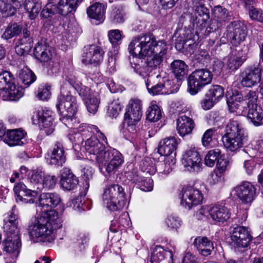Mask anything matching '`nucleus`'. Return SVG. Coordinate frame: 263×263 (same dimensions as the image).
<instances>
[{"instance_id": "obj_34", "label": "nucleus", "mask_w": 263, "mask_h": 263, "mask_svg": "<svg viewBox=\"0 0 263 263\" xmlns=\"http://www.w3.org/2000/svg\"><path fill=\"white\" fill-rule=\"evenodd\" d=\"M176 163L174 156H168L165 157L162 161H159L156 164V172L161 177H164L173 170Z\"/></svg>"}, {"instance_id": "obj_10", "label": "nucleus", "mask_w": 263, "mask_h": 263, "mask_svg": "<svg viewBox=\"0 0 263 263\" xmlns=\"http://www.w3.org/2000/svg\"><path fill=\"white\" fill-rule=\"evenodd\" d=\"M213 74L206 69H199L193 71L189 77L188 91L196 95L201 88L212 81Z\"/></svg>"}, {"instance_id": "obj_41", "label": "nucleus", "mask_w": 263, "mask_h": 263, "mask_svg": "<svg viewBox=\"0 0 263 263\" xmlns=\"http://www.w3.org/2000/svg\"><path fill=\"white\" fill-rule=\"evenodd\" d=\"M206 9L203 6H198L196 11L198 13L196 16L194 27L196 30V33L198 34L201 30L204 29L206 26V20L208 19V14L205 12Z\"/></svg>"}, {"instance_id": "obj_38", "label": "nucleus", "mask_w": 263, "mask_h": 263, "mask_svg": "<svg viewBox=\"0 0 263 263\" xmlns=\"http://www.w3.org/2000/svg\"><path fill=\"white\" fill-rule=\"evenodd\" d=\"M32 40L29 37V32L25 29L23 30V37L17 43L15 50L18 54H25L28 53L32 47Z\"/></svg>"}, {"instance_id": "obj_29", "label": "nucleus", "mask_w": 263, "mask_h": 263, "mask_svg": "<svg viewBox=\"0 0 263 263\" xmlns=\"http://www.w3.org/2000/svg\"><path fill=\"white\" fill-rule=\"evenodd\" d=\"M173 83L171 81H167L164 83H159L155 85L151 86L149 79L145 81V85L148 92L153 95L161 94H170L174 92L172 88Z\"/></svg>"}, {"instance_id": "obj_37", "label": "nucleus", "mask_w": 263, "mask_h": 263, "mask_svg": "<svg viewBox=\"0 0 263 263\" xmlns=\"http://www.w3.org/2000/svg\"><path fill=\"white\" fill-rule=\"evenodd\" d=\"M194 243L199 253L202 256L210 255L214 249L212 242L206 237H198L194 240Z\"/></svg>"}, {"instance_id": "obj_39", "label": "nucleus", "mask_w": 263, "mask_h": 263, "mask_svg": "<svg viewBox=\"0 0 263 263\" xmlns=\"http://www.w3.org/2000/svg\"><path fill=\"white\" fill-rule=\"evenodd\" d=\"M105 10L104 5L96 3L87 8V14L89 17L102 22L105 18Z\"/></svg>"}, {"instance_id": "obj_8", "label": "nucleus", "mask_w": 263, "mask_h": 263, "mask_svg": "<svg viewBox=\"0 0 263 263\" xmlns=\"http://www.w3.org/2000/svg\"><path fill=\"white\" fill-rule=\"evenodd\" d=\"M84 0H48L41 11V16L48 18L55 14L65 16L75 12Z\"/></svg>"}, {"instance_id": "obj_28", "label": "nucleus", "mask_w": 263, "mask_h": 263, "mask_svg": "<svg viewBox=\"0 0 263 263\" xmlns=\"http://www.w3.org/2000/svg\"><path fill=\"white\" fill-rule=\"evenodd\" d=\"M3 140L10 146L23 145L26 141V133L22 129L8 131Z\"/></svg>"}, {"instance_id": "obj_19", "label": "nucleus", "mask_w": 263, "mask_h": 263, "mask_svg": "<svg viewBox=\"0 0 263 263\" xmlns=\"http://www.w3.org/2000/svg\"><path fill=\"white\" fill-rule=\"evenodd\" d=\"M52 112L46 108L39 107L33 113L32 117V122L38 124L40 127L48 128V132L53 131Z\"/></svg>"}, {"instance_id": "obj_12", "label": "nucleus", "mask_w": 263, "mask_h": 263, "mask_svg": "<svg viewBox=\"0 0 263 263\" xmlns=\"http://www.w3.org/2000/svg\"><path fill=\"white\" fill-rule=\"evenodd\" d=\"M0 90H5L11 101L18 100L24 94L23 89L14 84L13 76L7 71L0 73Z\"/></svg>"}, {"instance_id": "obj_51", "label": "nucleus", "mask_w": 263, "mask_h": 263, "mask_svg": "<svg viewBox=\"0 0 263 263\" xmlns=\"http://www.w3.org/2000/svg\"><path fill=\"white\" fill-rule=\"evenodd\" d=\"M224 95V90L220 85H213L205 94V97L212 99L216 102H218Z\"/></svg>"}, {"instance_id": "obj_52", "label": "nucleus", "mask_w": 263, "mask_h": 263, "mask_svg": "<svg viewBox=\"0 0 263 263\" xmlns=\"http://www.w3.org/2000/svg\"><path fill=\"white\" fill-rule=\"evenodd\" d=\"M22 30V26L17 24L9 25L3 33L2 37L5 40H9L18 35Z\"/></svg>"}, {"instance_id": "obj_21", "label": "nucleus", "mask_w": 263, "mask_h": 263, "mask_svg": "<svg viewBox=\"0 0 263 263\" xmlns=\"http://www.w3.org/2000/svg\"><path fill=\"white\" fill-rule=\"evenodd\" d=\"M48 163L57 166H62L66 161V156L63 145L57 142L49 150L46 156Z\"/></svg>"}, {"instance_id": "obj_50", "label": "nucleus", "mask_w": 263, "mask_h": 263, "mask_svg": "<svg viewBox=\"0 0 263 263\" xmlns=\"http://www.w3.org/2000/svg\"><path fill=\"white\" fill-rule=\"evenodd\" d=\"M154 160L149 157L144 158L140 162V168L142 172L149 175H154L156 172V164Z\"/></svg>"}, {"instance_id": "obj_60", "label": "nucleus", "mask_w": 263, "mask_h": 263, "mask_svg": "<svg viewBox=\"0 0 263 263\" xmlns=\"http://www.w3.org/2000/svg\"><path fill=\"white\" fill-rule=\"evenodd\" d=\"M125 20V12L122 8L114 10L111 14V20L114 23H122L124 22Z\"/></svg>"}, {"instance_id": "obj_40", "label": "nucleus", "mask_w": 263, "mask_h": 263, "mask_svg": "<svg viewBox=\"0 0 263 263\" xmlns=\"http://www.w3.org/2000/svg\"><path fill=\"white\" fill-rule=\"evenodd\" d=\"M51 47L45 45L37 44L34 48V53L41 62H48L51 61L53 57Z\"/></svg>"}, {"instance_id": "obj_53", "label": "nucleus", "mask_w": 263, "mask_h": 263, "mask_svg": "<svg viewBox=\"0 0 263 263\" xmlns=\"http://www.w3.org/2000/svg\"><path fill=\"white\" fill-rule=\"evenodd\" d=\"M221 155V151L219 149H212L209 151L204 158V163L209 167H213Z\"/></svg>"}, {"instance_id": "obj_9", "label": "nucleus", "mask_w": 263, "mask_h": 263, "mask_svg": "<svg viewBox=\"0 0 263 263\" xmlns=\"http://www.w3.org/2000/svg\"><path fill=\"white\" fill-rule=\"evenodd\" d=\"M131 54L129 57V62L134 71L141 76H149L151 72L160 68L161 64L160 58L155 59V57H147L145 61H143L140 54H135L133 51H129Z\"/></svg>"}, {"instance_id": "obj_3", "label": "nucleus", "mask_w": 263, "mask_h": 263, "mask_svg": "<svg viewBox=\"0 0 263 263\" xmlns=\"http://www.w3.org/2000/svg\"><path fill=\"white\" fill-rule=\"evenodd\" d=\"M128 50L142 57L160 58L161 63L167 53V48L164 41L157 42L154 36L149 33L133 38L129 44Z\"/></svg>"}, {"instance_id": "obj_5", "label": "nucleus", "mask_w": 263, "mask_h": 263, "mask_svg": "<svg viewBox=\"0 0 263 263\" xmlns=\"http://www.w3.org/2000/svg\"><path fill=\"white\" fill-rule=\"evenodd\" d=\"M77 101L69 91L63 90L58 97L56 104L61 115L60 120L68 127L76 128L78 123L75 114L77 111Z\"/></svg>"}, {"instance_id": "obj_24", "label": "nucleus", "mask_w": 263, "mask_h": 263, "mask_svg": "<svg viewBox=\"0 0 263 263\" xmlns=\"http://www.w3.org/2000/svg\"><path fill=\"white\" fill-rule=\"evenodd\" d=\"M260 69L256 67L246 68L241 74V84L246 87H253L260 82Z\"/></svg>"}, {"instance_id": "obj_44", "label": "nucleus", "mask_w": 263, "mask_h": 263, "mask_svg": "<svg viewBox=\"0 0 263 263\" xmlns=\"http://www.w3.org/2000/svg\"><path fill=\"white\" fill-rule=\"evenodd\" d=\"M172 72L177 80H181L187 72V66L182 60L174 61L171 65Z\"/></svg>"}, {"instance_id": "obj_36", "label": "nucleus", "mask_w": 263, "mask_h": 263, "mask_svg": "<svg viewBox=\"0 0 263 263\" xmlns=\"http://www.w3.org/2000/svg\"><path fill=\"white\" fill-rule=\"evenodd\" d=\"M246 60V56L241 55L238 51L237 54L232 53L226 57L223 62L229 70L234 71L240 67Z\"/></svg>"}, {"instance_id": "obj_26", "label": "nucleus", "mask_w": 263, "mask_h": 263, "mask_svg": "<svg viewBox=\"0 0 263 263\" xmlns=\"http://www.w3.org/2000/svg\"><path fill=\"white\" fill-rule=\"evenodd\" d=\"M210 212V217L216 224H223L231 217L230 210L222 205L217 204L211 206Z\"/></svg>"}, {"instance_id": "obj_6", "label": "nucleus", "mask_w": 263, "mask_h": 263, "mask_svg": "<svg viewBox=\"0 0 263 263\" xmlns=\"http://www.w3.org/2000/svg\"><path fill=\"white\" fill-rule=\"evenodd\" d=\"M247 137L242 125L237 120H230L226 125L222 141L228 151L236 153L247 142Z\"/></svg>"}, {"instance_id": "obj_64", "label": "nucleus", "mask_w": 263, "mask_h": 263, "mask_svg": "<svg viewBox=\"0 0 263 263\" xmlns=\"http://www.w3.org/2000/svg\"><path fill=\"white\" fill-rule=\"evenodd\" d=\"M50 86L47 85H42L39 87L37 97L41 100H47L50 96Z\"/></svg>"}, {"instance_id": "obj_63", "label": "nucleus", "mask_w": 263, "mask_h": 263, "mask_svg": "<svg viewBox=\"0 0 263 263\" xmlns=\"http://www.w3.org/2000/svg\"><path fill=\"white\" fill-rule=\"evenodd\" d=\"M211 206L205 205L202 206L194 214V217L198 220L206 219L209 216H210Z\"/></svg>"}, {"instance_id": "obj_47", "label": "nucleus", "mask_w": 263, "mask_h": 263, "mask_svg": "<svg viewBox=\"0 0 263 263\" xmlns=\"http://www.w3.org/2000/svg\"><path fill=\"white\" fill-rule=\"evenodd\" d=\"M162 117L160 107L156 101H152L146 111V118L151 122H157Z\"/></svg>"}, {"instance_id": "obj_48", "label": "nucleus", "mask_w": 263, "mask_h": 263, "mask_svg": "<svg viewBox=\"0 0 263 263\" xmlns=\"http://www.w3.org/2000/svg\"><path fill=\"white\" fill-rule=\"evenodd\" d=\"M243 153H247L251 158H256L258 163L263 164V139L257 142L255 149H249V152H243Z\"/></svg>"}, {"instance_id": "obj_15", "label": "nucleus", "mask_w": 263, "mask_h": 263, "mask_svg": "<svg viewBox=\"0 0 263 263\" xmlns=\"http://www.w3.org/2000/svg\"><path fill=\"white\" fill-rule=\"evenodd\" d=\"M234 194L243 203L250 204L256 196V189L251 182L243 181L233 190Z\"/></svg>"}, {"instance_id": "obj_46", "label": "nucleus", "mask_w": 263, "mask_h": 263, "mask_svg": "<svg viewBox=\"0 0 263 263\" xmlns=\"http://www.w3.org/2000/svg\"><path fill=\"white\" fill-rule=\"evenodd\" d=\"M45 171L41 167H37L30 170L28 175V180L34 186H40L43 178L45 175Z\"/></svg>"}, {"instance_id": "obj_17", "label": "nucleus", "mask_w": 263, "mask_h": 263, "mask_svg": "<svg viewBox=\"0 0 263 263\" xmlns=\"http://www.w3.org/2000/svg\"><path fill=\"white\" fill-rule=\"evenodd\" d=\"M13 191L16 202L23 203H34L37 200L39 194L36 190L28 189L22 182L16 183L13 187Z\"/></svg>"}, {"instance_id": "obj_20", "label": "nucleus", "mask_w": 263, "mask_h": 263, "mask_svg": "<svg viewBox=\"0 0 263 263\" xmlns=\"http://www.w3.org/2000/svg\"><path fill=\"white\" fill-rule=\"evenodd\" d=\"M182 164L187 171L199 172L202 166L201 159L195 147L187 150L182 157Z\"/></svg>"}, {"instance_id": "obj_32", "label": "nucleus", "mask_w": 263, "mask_h": 263, "mask_svg": "<svg viewBox=\"0 0 263 263\" xmlns=\"http://www.w3.org/2000/svg\"><path fill=\"white\" fill-rule=\"evenodd\" d=\"M227 104L229 109L231 112L241 114L244 111L245 106L242 102V96L241 94L233 93L227 95Z\"/></svg>"}, {"instance_id": "obj_49", "label": "nucleus", "mask_w": 263, "mask_h": 263, "mask_svg": "<svg viewBox=\"0 0 263 263\" xmlns=\"http://www.w3.org/2000/svg\"><path fill=\"white\" fill-rule=\"evenodd\" d=\"M19 79L25 85L29 86L35 81V76L27 67L21 69L19 72Z\"/></svg>"}, {"instance_id": "obj_42", "label": "nucleus", "mask_w": 263, "mask_h": 263, "mask_svg": "<svg viewBox=\"0 0 263 263\" xmlns=\"http://www.w3.org/2000/svg\"><path fill=\"white\" fill-rule=\"evenodd\" d=\"M130 224V218L128 214L126 212L122 213L118 218H115L112 221L110 226V231L112 232H116L119 230L127 228Z\"/></svg>"}, {"instance_id": "obj_55", "label": "nucleus", "mask_w": 263, "mask_h": 263, "mask_svg": "<svg viewBox=\"0 0 263 263\" xmlns=\"http://www.w3.org/2000/svg\"><path fill=\"white\" fill-rule=\"evenodd\" d=\"M257 99L258 96L256 92L250 91L246 95L244 98L242 97V103L245 107L247 106L248 108H249L257 105L256 103Z\"/></svg>"}, {"instance_id": "obj_4", "label": "nucleus", "mask_w": 263, "mask_h": 263, "mask_svg": "<svg viewBox=\"0 0 263 263\" xmlns=\"http://www.w3.org/2000/svg\"><path fill=\"white\" fill-rule=\"evenodd\" d=\"M142 103L138 98L131 99L126 106L124 115V128L122 133L124 137L132 141L136 148H139L135 139L138 130V124L142 115Z\"/></svg>"}, {"instance_id": "obj_22", "label": "nucleus", "mask_w": 263, "mask_h": 263, "mask_svg": "<svg viewBox=\"0 0 263 263\" xmlns=\"http://www.w3.org/2000/svg\"><path fill=\"white\" fill-rule=\"evenodd\" d=\"M37 211L41 210L42 213L49 211V208L57 206L61 202L60 196L55 193L42 194L39 198Z\"/></svg>"}, {"instance_id": "obj_18", "label": "nucleus", "mask_w": 263, "mask_h": 263, "mask_svg": "<svg viewBox=\"0 0 263 263\" xmlns=\"http://www.w3.org/2000/svg\"><path fill=\"white\" fill-rule=\"evenodd\" d=\"M232 244L236 248H244L248 246L251 240V236L248 229L239 226L233 228L231 231Z\"/></svg>"}, {"instance_id": "obj_31", "label": "nucleus", "mask_w": 263, "mask_h": 263, "mask_svg": "<svg viewBox=\"0 0 263 263\" xmlns=\"http://www.w3.org/2000/svg\"><path fill=\"white\" fill-rule=\"evenodd\" d=\"M23 0H0V16L14 15L16 9L22 7Z\"/></svg>"}, {"instance_id": "obj_59", "label": "nucleus", "mask_w": 263, "mask_h": 263, "mask_svg": "<svg viewBox=\"0 0 263 263\" xmlns=\"http://www.w3.org/2000/svg\"><path fill=\"white\" fill-rule=\"evenodd\" d=\"M122 105L118 100H114L108 106L107 113L111 117L116 118L121 110Z\"/></svg>"}, {"instance_id": "obj_33", "label": "nucleus", "mask_w": 263, "mask_h": 263, "mask_svg": "<svg viewBox=\"0 0 263 263\" xmlns=\"http://www.w3.org/2000/svg\"><path fill=\"white\" fill-rule=\"evenodd\" d=\"M194 127V121L185 115L179 116L177 120V130L181 137L191 133Z\"/></svg>"}, {"instance_id": "obj_14", "label": "nucleus", "mask_w": 263, "mask_h": 263, "mask_svg": "<svg viewBox=\"0 0 263 263\" xmlns=\"http://www.w3.org/2000/svg\"><path fill=\"white\" fill-rule=\"evenodd\" d=\"M16 206L13 205L11 211L4 215L3 229L6 237L19 239L20 230L18 227V217L15 211Z\"/></svg>"}, {"instance_id": "obj_13", "label": "nucleus", "mask_w": 263, "mask_h": 263, "mask_svg": "<svg viewBox=\"0 0 263 263\" xmlns=\"http://www.w3.org/2000/svg\"><path fill=\"white\" fill-rule=\"evenodd\" d=\"M179 198L180 200V205L185 209L190 210L194 206L200 204L203 196L198 189L192 186H186L180 191Z\"/></svg>"}, {"instance_id": "obj_57", "label": "nucleus", "mask_w": 263, "mask_h": 263, "mask_svg": "<svg viewBox=\"0 0 263 263\" xmlns=\"http://www.w3.org/2000/svg\"><path fill=\"white\" fill-rule=\"evenodd\" d=\"M165 223L171 229L177 230L182 225L181 219L175 215H171L167 216L165 219Z\"/></svg>"}, {"instance_id": "obj_16", "label": "nucleus", "mask_w": 263, "mask_h": 263, "mask_svg": "<svg viewBox=\"0 0 263 263\" xmlns=\"http://www.w3.org/2000/svg\"><path fill=\"white\" fill-rule=\"evenodd\" d=\"M246 26L240 22H234L227 27V35L231 43L235 46L244 41L247 36Z\"/></svg>"}, {"instance_id": "obj_56", "label": "nucleus", "mask_w": 263, "mask_h": 263, "mask_svg": "<svg viewBox=\"0 0 263 263\" xmlns=\"http://www.w3.org/2000/svg\"><path fill=\"white\" fill-rule=\"evenodd\" d=\"M213 14L220 23L226 21L229 16L227 10L220 6H217L213 8Z\"/></svg>"}, {"instance_id": "obj_11", "label": "nucleus", "mask_w": 263, "mask_h": 263, "mask_svg": "<svg viewBox=\"0 0 263 263\" xmlns=\"http://www.w3.org/2000/svg\"><path fill=\"white\" fill-rule=\"evenodd\" d=\"M73 87L79 92L85 102L88 111L95 114L98 111L100 104V97L98 92L93 91L80 82L71 83Z\"/></svg>"}, {"instance_id": "obj_25", "label": "nucleus", "mask_w": 263, "mask_h": 263, "mask_svg": "<svg viewBox=\"0 0 263 263\" xmlns=\"http://www.w3.org/2000/svg\"><path fill=\"white\" fill-rule=\"evenodd\" d=\"M151 261L152 263H173V253L156 246L152 249Z\"/></svg>"}, {"instance_id": "obj_2", "label": "nucleus", "mask_w": 263, "mask_h": 263, "mask_svg": "<svg viewBox=\"0 0 263 263\" xmlns=\"http://www.w3.org/2000/svg\"><path fill=\"white\" fill-rule=\"evenodd\" d=\"M29 227L30 239L34 242H51L55 239V231L62 226V220L55 210L42 213Z\"/></svg>"}, {"instance_id": "obj_61", "label": "nucleus", "mask_w": 263, "mask_h": 263, "mask_svg": "<svg viewBox=\"0 0 263 263\" xmlns=\"http://www.w3.org/2000/svg\"><path fill=\"white\" fill-rule=\"evenodd\" d=\"M229 165V160L224 159V155L221 154L217 161L216 171L223 174L227 171Z\"/></svg>"}, {"instance_id": "obj_45", "label": "nucleus", "mask_w": 263, "mask_h": 263, "mask_svg": "<svg viewBox=\"0 0 263 263\" xmlns=\"http://www.w3.org/2000/svg\"><path fill=\"white\" fill-rule=\"evenodd\" d=\"M248 118L255 126H259L262 124L263 119V109L260 106L257 105L249 108Z\"/></svg>"}, {"instance_id": "obj_62", "label": "nucleus", "mask_w": 263, "mask_h": 263, "mask_svg": "<svg viewBox=\"0 0 263 263\" xmlns=\"http://www.w3.org/2000/svg\"><path fill=\"white\" fill-rule=\"evenodd\" d=\"M108 36L110 42L112 45L118 44L122 38L121 31L118 29L109 30L108 32Z\"/></svg>"}, {"instance_id": "obj_30", "label": "nucleus", "mask_w": 263, "mask_h": 263, "mask_svg": "<svg viewBox=\"0 0 263 263\" xmlns=\"http://www.w3.org/2000/svg\"><path fill=\"white\" fill-rule=\"evenodd\" d=\"M60 183L63 188L71 191L77 186L79 179L69 168L64 167L61 171Z\"/></svg>"}, {"instance_id": "obj_7", "label": "nucleus", "mask_w": 263, "mask_h": 263, "mask_svg": "<svg viewBox=\"0 0 263 263\" xmlns=\"http://www.w3.org/2000/svg\"><path fill=\"white\" fill-rule=\"evenodd\" d=\"M124 189L118 184L108 183L102 195L103 204L112 211L120 210L126 203Z\"/></svg>"}, {"instance_id": "obj_23", "label": "nucleus", "mask_w": 263, "mask_h": 263, "mask_svg": "<svg viewBox=\"0 0 263 263\" xmlns=\"http://www.w3.org/2000/svg\"><path fill=\"white\" fill-rule=\"evenodd\" d=\"M104 52L96 45H91L85 49L83 56L82 62L85 64H99L103 60Z\"/></svg>"}, {"instance_id": "obj_27", "label": "nucleus", "mask_w": 263, "mask_h": 263, "mask_svg": "<svg viewBox=\"0 0 263 263\" xmlns=\"http://www.w3.org/2000/svg\"><path fill=\"white\" fill-rule=\"evenodd\" d=\"M177 145L178 142L175 137L165 138L160 141L158 152L161 155H164L165 157L168 156L175 157Z\"/></svg>"}, {"instance_id": "obj_54", "label": "nucleus", "mask_w": 263, "mask_h": 263, "mask_svg": "<svg viewBox=\"0 0 263 263\" xmlns=\"http://www.w3.org/2000/svg\"><path fill=\"white\" fill-rule=\"evenodd\" d=\"M57 179L55 176L50 175L45 173V175L40 186H37V190H41L42 187L47 189H52L55 185Z\"/></svg>"}, {"instance_id": "obj_1", "label": "nucleus", "mask_w": 263, "mask_h": 263, "mask_svg": "<svg viewBox=\"0 0 263 263\" xmlns=\"http://www.w3.org/2000/svg\"><path fill=\"white\" fill-rule=\"evenodd\" d=\"M104 141L95 136L87 139L85 149L92 159H95L100 165H105L109 175L115 174L123 163L122 155L116 149L107 148Z\"/></svg>"}, {"instance_id": "obj_58", "label": "nucleus", "mask_w": 263, "mask_h": 263, "mask_svg": "<svg viewBox=\"0 0 263 263\" xmlns=\"http://www.w3.org/2000/svg\"><path fill=\"white\" fill-rule=\"evenodd\" d=\"M224 180L223 174L214 170L209 175L208 182L210 185H214L222 183Z\"/></svg>"}, {"instance_id": "obj_43", "label": "nucleus", "mask_w": 263, "mask_h": 263, "mask_svg": "<svg viewBox=\"0 0 263 263\" xmlns=\"http://www.w3.org/2000/svg\"><path fill=\"white\" fill-rule=\"evenodd\" d=\"M41 0H25L24 7L31 20H34L38 15L42 8Z\"/></svg>"}, {"instance_id": "obj_35", "label": "nucleus", "mask_w": 263, "mask_h": 263, "mask_svg": "<svg viewBox=\"0 0 263 263\" xmlns=\"http://www.w3.org/2000/svg\"><path fill=\"white\" fill-rule=\"evenodd\" d=\"M21 245L20 238L15 240L12 237H6L2 245L4 251L11 254L13 258H15L18 255Z\"/></svg>"}]
</instances>
